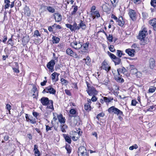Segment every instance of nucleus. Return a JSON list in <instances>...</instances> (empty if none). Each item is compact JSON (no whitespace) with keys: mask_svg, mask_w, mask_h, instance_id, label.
Returning <instances> with one entry per match:
<instances>
[{"mask_svg":"<svg viewBox=\"0 0 156 156\" xmlns=\"http://www.w3.org/2000/svg\"><path fill=\"white\" fill-rule=\"evenodd\" d=\"M114 78L115 80L119 83H123L124 82V80L123 78H121L119 76H114Z\"/></svg>","mask_w":156,"mask_h":156,"instance_id":"nucleus-31","label":"nucleus"},{"mask_svg":"<svg viewBox=\"0 0 156 156\" xmlns=\"http://www.w3.org/2000/svg\"><path fill=\"white\" fill-rule=\"evenodd\" d=\"M117 71L119 76L120 75V73H124L127 72L126 69L123 67H122L121 68L118 69Z\"/></svg>","mask_w":156,"mask_h":156,"instance_id":"nucleus-21","label":"nucleus"},{"mask_svg":"<svg viewBox=\"0 0 156 156\" xmlns=\"http://www.w3.org/2000/svg\"><path fill=\"white\" fill-rule=\"evenodd\" d=\"M74 122L75 125H79L81 122L80 118L78 116H74Z\"/></svg>","mask_w":156,"mask_h":156,"instance_id":"nucleus-18","label":"nucleus"},{"mask_svg":"<svg viewBox=\"0 0 156 156\" xmlns=\"http://www.w3.org/2000/svg\"><path fill=\"white\" fill-rule=\"evenodd\" d=\"M130 18L133 20L135 21L136 19L135 11L133 9H130L128 12Z\"/></svg>","mask_w":156,"mask_h":156,"instance_id":"nucleus-9","label":"nucleus"},{"mask_svg":"<svg viewBox=\"0 0 156 156\" xmlns=\"http://www.w3.org/2000/svg\"><path fill=\"white\" fill-rule=\"evenodd\" d=\"M65 148L67 151V153L70 154L71 152V147H70V145H69V144H66L65 147Z\"/></svg>","mask_w":156,"mask_h":156,"instance_id":"nucleus-39","label":"nucleus"},{"mask_svg":"<svg viewBox=\"0 0 156 156\" xmlns=\"http://www.w3.org/2000/svg\"><path fill=\"white\" fill-rule=\"evenodd\" d=\"M104 115L105 114L104 113L101 112L97 115L96 118L99 119L100 117H103Z\"/></svg>","mask_w":156,"mask_h":156,"instance_id":"nucleus-50","label":"nucleus"},{"mask_svg":"<svg viewBox=\"0 0 156 156\" xmlns=\"http://www.w3.org/2000/svg\"><path fill=\"white\" fill-rule=\"evenodd\" d=\"M54 16L55 19V21L57 22L60 21L62 20V16L60 14L58 13H55Z\"/></svg>","mask_w":156,"mask_h":156,"instance_id":"nucleus-20","label":"nucleus"},{"mask_svg":"<svg viewBox=\"0 0 156 156\" xmlns=\"http://www.w3.org/2000/svg\"><path fill=\"white\" fill-rule=\"evenodd\" d=\"M79 156H88L86 148L83 146H80L78 151Z\"/></svg>","mask_w":156,"mask_h":156,"instance_id":"nucleus-5","label":"nucleus"},{"mask_svg":"<svg viewBox=\"0 0 156 156\" xmlns=\"http://www.w3.org/2000/svg\"><path fill=\"white\" fill-rule=\"evenodd\" d=\"M80 27H81V28L83 30H85L86 28V25L83 22V21L82 20H80Z\"/></svg>","mask_w":156,"mask_h":156,"instance_id":"nucleus-36","label":"nucleus"},{"mask_svg":"<svg viewBox=\"0 0 156 156\" xmlns=\"http://www.w3.org/2000/svg\"><path fill=\"white\" fill-rule=\"evenodd\" d=\"M109 48L110 51L112 52H114L115 51L114 46L112 45H110L109 47Z\"/></svg>","mask_w":156,"mask_h":156,"instance_id":"nucleus-48","label":"nucleus"},{"mask_svg":"<svg viewBox=\"0 0 156 156\" xmlns=\"http://www.w3.org/2000/svg\"><path fill=\"white\" fill-rule=\"evenodd\" d=\"M148 34L147 30L145 27L144 28L140 30L137 36V38L142 41V44L144 45L147 43V41L145 40V38Z\"/></svg>","mask_w":156,"mask_h":156,"instance_id":"nucleus-2","label":"nucleus"},{"mask_svg":"<svg viewBox=\"0 0 156 156\" xmlns=\"http://www.w3.org/2000/svg\"><path fill=\"white\" fill-rule=\"evenodd\" d=\"M149 23L153 27V29L156 31V18L149 20Z\"/></svg>","mask_w":156,"mask_h":156,"instance_id":"nucleus-15","label":"nucleus"},{"mask_svg":"<svg viewBox=\"0 0 156 156\" xmlns=\"http://www.w3.org/2000/svg\"><path fill=\"white\" fill-rule=\"evenodd\" d=\"M34 35L37 37H38V36H41L39 31L37 30H36L34 32Z\"/></svg>","mask_w":156,"mask_h":156,"instance_id":"nucleus-58","label":"nucleus"},{"mask_svg":"<svg viewBox=\"0 0 156 156\" xmlns=\"http://www.w3.org/2000/svg\"><path fill=\"white\" fill-rule=\"evenodd\" d=\"M117 51L116 55L119 58L121 57L122 55H124V54H123L122 51L117 50Z\"/></svg>","mask_w":156,"mask_h":156,"instance_id":"nucleus-40","label":"nucleus"},{"mask_svg":"<svg viewBox=\"0 0 156 156\" xmlns=\"http://www.w3.org/2000/svg\"><path fill=\"white\" fill-rule=\"evenodd\" d=\"M57 118L60 123H64L65 122L66 119L62 114L57 115Z\"/></svg>","mask_w":156,"mask_h":156,"instance_id":"nucleus-17","label":"nucleus"},{"mask_svg":"<svg viewBox=\"0 0 156 156\" xmlns=\"http://www.w3.org/2000/svg\"><path fill=\"white\" fill-rule=\"evenodd\" d=\"M52 39V43L53 44H57L60 41V39L58 37L55 36H53Z\"/></svg>","mask_w":156,"mask_h":156,"instance_id":"nucleus-32","label":"nucleus"},{"mask_svg":"<svg viewBox=\"0 0 156 156\" xmlns=\"http://www.w3.org/2000/svg\"><path fill=\"white\" fill-rule=\"evenodd\" d=\"M92 97L91 98V99H90V101L91 100L93 101H95L97 100V98L96 97H95V95H92Z\"/></svg>","mask_w":156,"mask_h":156,"instance_id":"nucleus-56","label":"nucleus"},{"mask_svg":"<svg viewBox=\"0 0 156 156\" xmlns=\"http://www.w3.org/2000/svg\"><path fill=\"white\" fill-rule=\"evenodd\" d=\"M25 118L27 122H30L32 124H35L36 123V119L33 118L32 116L27 114H26Z\"/></svg>","mask_w":156,"mask_h":156,"instance_id":"nucleus-11","label":"nucleus"},{"mask_svg":"<svg viewBox=\"0 0 156 156\" xmlns=\"http://www.w3.org/2000/svg\"><path fill=\"white\" fill-rule=\"evenodd\" d=\"M108 54L114 62L115 65L120 64L121 62V59L117 57L114 54L109 51L108 52Z\"/></svg>","mask_w":156,"mask_h":156,"instance_id":"nucleus-4","label":"nucleus"},{"mask_svg":"<svg viewBox=\"0 0 156 156\" xmlns=\"http://www.w3.org/2000/svg\"><path fill=\"white\" fill-rule=\"evenodd\" d=\"M88 103L84 105V108L86 110H90V103L91 102L90 99H87Z\"/></svg>","mask_w":156,"mask_h":156,"instance_id":"nucleus-22","label":"nucleus"},{"mask_svg":"<svg viewBox=\"0 0 156 156\" xmlns=\"http://www.w3.org/2000/svg\"><path fill=\"white\" fill-rule=\"evenodd\" d=\"M114 6H115L116 4L118 2V0H110Z\"/></svg>","mask_w":156,"mask_h":156,"instance_id":"nucleus-51","label":"nucleus"},{"mask_svg":"<svg viewBox=\"0 0 156 156\" xmlns=\"http://www.w3.org/2000/svg\"><path fill=\"white\" fill-rule=\"evenodd\" d=\"M138 147V146L136 144H134L129 147V149L131 150H133L134 149H137Z\"/></svg>","mask_w":156,"mask_h":156,"instance_id":"nucleus-49","label":"nucleus"},{"mask_svg":"<svg viewBox=\"0 0 156 156\" xmlns=\"http://www.w3.org/2000/svg\"><path fill=\"white\" fill-rule=\"evenodd\" d=\"M109 5L108 4H106L103 5L102 9L104 12H108L110 10V9L109 7Z\"/></svg>","mask_w":156,"mask_h":156,"instance_id":"nucleus-26","label":"nucleus"},{"mask_svg":"<svg viewBox=\"0 0 156 156\" xmlns=\"http://www.w3.org/2000/svg\"><path fill=\"white\" fill-rule=\"evenodd\" d=\"M151 5L153 7H156V0H151Z\"/></svg>","mask_w":156,"mask_h":156,"instance_id":"nucleus-45","label":"nucleus"},{"mask_svg":"<svg viewBox=\"0 0 156 156\" xmlns=\"http://www.w3.org/2000/svg\"><path fill=\"white\" fill-rule=\"evenodd\" d=\"M76 111L73 108L71 109L69 111L70 113L72 115L75 114H76Z\"/></svg>","mask_w":156,"mask_h":156,"instance_id":"nucleus-53","label":"nucleus"},{"mask_svg":"<svg viewBox=\"0 0 156 156\" xmlns=\"http://www.w3.org/2000/svg\"><path fill=\"white\" fill-rule=\"evenodd\" d=\"M52 127H50L48 125H46V131L47 132H48L49 130H51Z\"/></svg>","mask_w":156,"mask_h":156,"instance_id":"nucleus-54","label":"nucleus"},{"mask_svg":"<svg viewBox=\"0 0 156 156\" xmlns=\"http://www.w3.org/2000/svg\"><path fill=\"white\" fill-rule=\"evenodd\" d=\"M65 93L67 94V95H68L69 96H71V93H70V91L68 90H65Z\"/></svg>","mask_w":156,"mask_h":156,"instance_id":"nucleus-63","label":"nucleus"},{"mask_svg":"<svg viewBox=\"0 0 156 156\" xmlns=\"http://www.w3.org/2000/svg\"><path fill=\"white\" fill-rule=\"evenodd\" d=\"M61 81L63 84H66L67 82V81L63 78H61Z\"/></svg>","mask_w":156,"mask_h":156,"instance_id":"nucleus-61","label":"nucleus"},{"mask_svg":"<svg viewBox=\"0 0 156 156\" xmlns=\"http://www.w3.org/2000/svg\"><path fill=\"white\" fill-rule=\"evenodd\" d=\"M101 67L102 69H105L107 72H108L111 68V67L105 60H104L102 63Z\"/></svg>","mask_w":156,"mask_h":156,"instance_id":"nucleus-12","label":"nucleus"},{"mask_svg":"<svg viewBox=\"0 0 156 156\" xmlns=\"http://www.w3.org/2000/svg\"><path fill=\"white\" fill-rule=\"evenodd\" d=\"M47 7V9L50 12L54 13L55 12V9L53 7L51 6L47 7L46 6H41V8H44V9H46Z\"/></svg>","mask_w":156,"mask_h":156,"instance_id":"nucleus-27","label":"nucleus"},{"mask_svg":"<svg viewBox=\"0 0 156 156\" xmlns=\"http://www.w3.org/2000/svg\"><path fill=\"white\" fill-rule=\"evenodd\" d=\"M59 75V74L55 72H54V73H52L51 75V79L52 80H55L56 76H57V77H58Z\"/></svg>","mask_w":156,"mask_h":156,"instance_id":"nucleus-41","label":"nucleus"},{"mask_svg":"<svg viewBox=\"0 0 156 156\" xmlns=\"http://www.w3.org/2000/svg\"><path fill=\"white\" fill-rule=\"evenodd\" d=\"M108 111L110 113H113L117 115H123L122 112L114 106H112L109 108Z\"/></svg>","mask_w":156,"mask_h":156,"instance_id":"nucleus-3","label":"nucleus"},{"mask_svg":"<svg viewBox=\"0 0 156 156\" xmlns=\"http://www.w3.org/2000/svg\"><path fill=\"white\" fill-rule=\"evenodd\" d=\"M63 135L66 141L69 144H71V140L70 137L68 135H66V134H63Z\"/></svg>","mask_w":156,"mask_h":156,"instance_id":"nucleus-25","label":"nucleus"},{"mask_svg":"<svg viewBox=\"0 0 156 156\" xmlns=\"http://www.w3.org/2000/svg\"><path fill=\"white\" fill-rule=\"evenodd\" d=\"M72 7H74L73 10V11L71 13V15H74L76 13L77 11L78 10V6L76 5L73 6Z\"/></svg>","mask_w":156,"mask_h":156,"instance_id":"nucleus-37","label":"nucleus"},{"mask_svg":"<svg viewBox=\"0 0 156 156\" xmlns=\"http://www.w3.org/2000/svg\"><path fill=\"white\" fill-rule=\"evenodd\" d=\"M73 135H77V136H73L72 137V139L74 141H76L79 139L80 137L79 134L77 132L75 131H74V132H73Z\"/></svg>","mask_w":156,"mask_h":156,"instance_id":"nucleus-30","label":"nucleus"},{"mask_svg":"<svg viewBox=\"0 0 156 156\" xmlns=\"http://www.w3.org/2000/svg\"><path fill=\"white\" fill-rule=\"evenodd\" d=\"M125 51L129 56L131 57H133L134 56V53L135 52L134 49L130 48L126 49Z\"/></svg>","mask_w":156,"mask_h":156,"instance_id":"nucleus-14","label":"nucleus"},{"mask_svg":"<svg viewBox=\"0 0 156 156\" xmlns=\"http://www.w3.org/2000/svg\"><path fill=\"white\" fill-rule=\"evenodd\" d=\"M156 89V88L155 87L152 86L151 87L149 90V91L150 93H153L154 92Z\"/></svg>","mask_w":156,"mask_h":156,"instance_id":"nucleus-44","label":"nucleus"},{"mask_svg":"<svg viewBox=\"0 0 156 156\" xmlns=\"http://www.w3.org/2000/svg\"><path fill=\"white\" fill-rule=\"evenodd\" d=\"M155 60L153 58H151L150 59V66L151 69H153L155 66Z\"/></svg>","mask_w":156,"mask_h":156,"instance_id":"nucleus-29","label":"nucleus"},{"mask_svg":"<svg viewBox=\"0 0 156 156\" xmlns=\"http://www.w3.org/2000/svg\"><path fill=\"white\" fill-rule=\"evenodd\" d=\"M92 15H93V16H96L98 18L100 17V16L99 12L97 11L92 12Z\"/></svg>","mask_w":156,"mask_h":156,"instance_id":"nucleus-42","label":"nucleus"},{"mask_svg":"<svg viewBox=\"0 0 156 156\" xmlns=\"http://www.w3.org/2000/svg\"><path fill=\"white\" fill-rule=\"evenodd\" d=\"M137 103V102L134 99L132 100L131 101V105L133 106H136V103Z\"/></svg>","mask_w":156,"mask_h":156,"instance_id":"nucleus-55","label":"nucleus"},{"mask_svg":"<svg viewBox=\"0 0 156 156\" xmlns=\"http://www.w3.org/2000/svg\"><path fill=\"white\" fill-rule=\"evenodd\" d=\"M6 108L8 110L9 112H10V110L11 109V106L9 104H7L6 105Z\"/></svg>","mask_w":156,"mask_h":156,"instance_id":"nucleus-60","label":"nucleus"},{"mask_svg":"<svg viewBox=\"0 0 156 156\" xmlns=\"http://www.w3.org/2000/svg\"><path fill=\"white\" fill-rule=\"evenodd\" d=\"M12 69H13L14 72L16 73H18L20 72V71L18 68L13 67L12 68Z\"/></svg>","mask_w":156,"mask_h":156,"instance_id":"nucleus-62","label":"nucleus"},{"mask_svg":"<svg viewBox=\"0 0 156 156\" xmlns=\"http://www.w3.org/2000/svg\"><path fill=\"white\" fill-rule=\"evenodd\" d=\"M66 127V126H65L64 125H61V129L63 133H65L66 132L65 130V127Z\"/></svg>","mask_w":156,"mask_h":156,"instance_id":"nucleus-47","label":"nucleus"},{"mask_svg":"<svg viewBox=\"0 0 156 156\" xmlns=\"http://www.w3.org/2000/svg\"><path fill=\"white\" fill-rule=\"evenodd\" d=\"M66 26L67 28H69L71 31H73V28L72 25L68 23L66 24Z\"/></svg>","mask_w":156,"mask_h":156,"instance_id":"nucleus-46","label":"nucleus"},{"mask_svg":"<svg viewBox=\"0 0 156 156\" xmlns=\"http://www.w3.org/2000/svg\"><path fill=\"white\" fill-rule=\"evenodd\" d=\"M103 99L104 101L105 102L109 103L112 102V101L113 100V98L112 97L108 98L107 97H103Z\"/></svg>","mask_w":156,"mask_h":156,"instance_id":"nucleus-33","label":"nucleus"},{"mask_svg":"<svg viewBox=\"0 0 156 156\" xmlns=\"http://www.w3.org/2000/svg\"><path fill=\"white\" fill-rule=\"evenodd\" d=\"M41 102L44 106H47L46 108L54 110L53 101L52 100H49L47 97H42L40 100Z\"/></svg>","mask_w":156,"mask_h":156,"instance_id":"nucleus-1","label":"nucleus"},{"mask_svg":"<svg viewBox=\"0 0 156 156\" xmlns=\"http://www.w3.org/2000/svg\"><path fill=\"white\" fill-rule=\"evenodd\" d=\"M87 87L88 89L87 90V91L90 96L96 95L98 94V92L95 88L92 87H88V86Z\"/></svg>","mask_w":156,"mask_h":156,"instance_id":"nucleus-6","label":"nucleus"},{"mask_svg":"<svg viewBox=\"0 0 156 156\" xmlns=\"http://www.w3.org/2000/svg\"><path fill=\"white\" fill-rule=\"evenodd\" d=\"M83 60L84 61H85L86 64L87 65H90V63L91 62V59L90 58L88 57L87 56L86 58H84Z\"/></svg>","mask_w":156,"mask_h":156,"instance_id":"nucleus-38","label":"nucleus"},{"mask_svg":"<svg viewBox=\"0 0 156 156\" xmlns=\"http://www.w3.org/2000/svg\"><path fill=\"white\" fill-rule=\"evenodd\" d=\"M4 2L6 3V5L5 6V9L8 8L10 5L9 3L10 2V1L9 0H5Z\"/></svg>","mask_w":156,"mask_h":156,"instance_id":"nucleus-43","label":"nucleus"},{"mask_svg":"<svg viewBox=\"0 0 156 156\" xmlns=\"http://www.w3.org/2000/svg\"><path fill=\"white\" fill-rule=\"evenodd\" d=\"M123 18L122 16H120L118 19L117 22L118 23V25L121 27H122L124 24V22L122 21Z\"/></svg>","mask_w":156,"mask_h":156,"instance_id":"nucleus-23","label":"nucleus"},{"mask_svg":"<svg viewBox=\"0 0 156 156\" xmlns=\"http://www.w3.org/2000/svg\"><path fill=\"white\" fill-rule=\"evenodd\" d=\"M133 2L135 4H140L141 1V0H133Z\"/></svg>","mask_w":156,"mask_h":156,"instance_id":"nucleus-64","label":"nucleus"},{"mask_svg":"<svg viewBox=\"0 0 156 156\" xmlns=\"http://www.w3.org/2000/svg\"><path fill=\"white\" fill-rule=\"evenodd\" d=\"M32 91L33 92V96H34V98H37L38 96V91L37 88L35 87H33L32 89Z\"/></svg>","mask_w":156,"mask_h":156,"instance_id":"nucleus-19","label":"nucleus"},{"mask_svg":"<svg viewBox=\"0 0 156 156\" xmlns=\"http://www.w3.org/2000/svg\"><path fill=\"white\" fill-rule=\"evenodd\" d=\"M25 14L28 16H29L30 14V11L29 8L28 7H26L24 9Z\"/></svg>","mask_w":156,"mask_h":156,"instance_id":"nucleus-34","label":"nucleus"},{"mask_svg":"<svg viewBox=\"0 0 156 156\" xmlns=\"http://www.w3.org/2000/svg\"><path fill=\"white\" fill-rule=\"evenodd\" d=\"M77 24L75 23L72 25L73 28V31H75L77 30Z\"/></svg>","mask_w":156,"mask_h":156,"instance_id":"nucleus-57","label":"nucleus"},{"mask_svg":"<svg viewBox=\"0 0 156 156\" xmlns=\"http://www.w3.org/2000/svg\"><path fill=\"white\" fill-rule=\"evenodd\" d=\"M56 91L55 89L52 88L51 86H49L48 93L50 94H55Z\"/></svg>","mask_w":156,"mask_h":156,"instance_id":"nucleus-35","label":"nucleus"},{"mask_svg":"<svg viewBox=\"0 0 156 156\" xmlns=\"http://www.w3.org/2000/svg\"><path fill=\"white\" fill-rule=\"evenodd\" d=\"M38 147L36 145H34V151L35 156H40V152L37 149Z\"/></svg>","mask_w":156,"mask_h":156,"instance_id":"nucleus-28","label":"nucleus"},{"mask_svg":"<svg viewBox=\"0 0 156 156\" xmlns=\"http://www.w3.org/2000/svg\"><path fill=\"white\" fill-rule=\"evenodd\" d=\"M7 43L11 45L12 46L13 45V43L12 42V40L11 38H10L9 39Z\"/></svg>","mask_w":156,"mask_h":156,"instance_id":"nucleus-59","label":"nucleus"},{"mask_svg":"<svg viewBox=\"0 0 156 156\" xmlns=\"http://www.w3.org/2000/svg\"><path fill=\"white\" fill-rule=\"evenodd\" d=\"M55 61L52 59L48 62L47 65V67L51 72H53L54 71V67L55 64Z\"/></svg>","mask_w":156,"mask_h":156,"instance_id":"nucleus-7","label":"nucleus"},{"mask_svg":"<svg viewBox=\"0 0 156 156\" xmlns=\"http://www.w3.org/2000/svg\"><path fill=\"white\" fill-rule=\"evenodd\" d=\"M107 38L110 42H112L113 39V36L111 34H109V36Z\"/></svg>","mask_w":156,"mask_h":156,"instance_id":"nucleus-52","label":"nucleus"},{"mask_svg":"<svg viewBox=\"0 0 156 156\" xmlns=\"http://www.w3.org/2000/svg\"><path fill=\"white\" fill-rule=\"evenodd\" d=\"M89 44V43L88 42L83 44L82 45V47L80 48L81 50V51H79V52L81 53V52H86L88 50Z\"/></svg>","mask_w":156,"mask_h":156,"instance_id":"nucleus-13","label":"nucleus"},{"mask_svg":"<svg viewBox=\"0 0 156 156\" xmlns=\"http://www.w3.org/2000/svg\"><path fill=\"white\" fill-rule=\"evenodd\" d=\"M115 90L113 89H110V90L116 96H118V94L119 93V92L118 91L119 90V87H118L115 86Z\"/></svg>","mask_w":156,"mask_h":156,"instance_id":"nucleus-24","label":"nucleus"},{"mask_svg":"<svg viewBox=\"0 0 156 156\" xmlns=\"http://www.w3.org/2000/svg\"><path fill=\"white\" fill-rule=\"evenodd\" d=\"M128 68L130 72L134 74L137 72V70L135 68V66L132 65H130Z\"/></svg>","mask_w":156,"mask_h":156,"instance_id":"nucleus-16","label":"nucleus"},{"mask_svg":"<svg viewBox=\"0 0 156 156\" xmlns=\"http://www.w3.org/2000/svg\"><path fill=\"white\" fill-rule=\"evenodd\" d=\"M70 46L75 49L78 50L80 49L82 45L80 42L77 43L76 41H74L71 43Z\"/></svg>","mask_w":156,"mask_h":156,"instance_id":"nucleus-8","label":"nucleus"},{"mask_svg":"<svg viewBox=\"0 0 156 156\" xmlns=\"http://www.w3.org/2000/svg\"><path fill=\"white\" fill-rule=\"evenodd\" d=\"M66 53L69 55L75 58L78 57L77 55L75 52H74L71 48H69L66 50Z\"/></svg>","mask_w":156,"mask_h":156,"instance_id":"nucleus-10","label":"nucleus"}]
</instances>
